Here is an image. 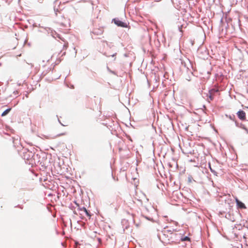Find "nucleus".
<instances>
[{"label": "nucleus", "instance_id": "1", "mask_svg": "<svg viewBox=\"0 0 248 248\" xmlns=\"http://www.w3.org/2000/svg\"><path fill=\"white\" fill-rule=\"evenodd\" d=\"M33 152L29 150L27 148H23L20 151H18L19 155L25 160L26 163L30 162V159L32 157Z\"/></svg>", "mask_w": 248, "mask_h": 248}, {"label": "nucleus", "instance_id": "2", "mask_svg": "<svg viewBox=\"0 0 248 248\" xmlns=\"http://www.w3.org/2000/svg\"><path fill=\"white\" fill-rule=\"evenodd\" d=\"M149 212L150 209L146 207H144L141 213V216L148 221L152 222H157V221L155 220L152 215H149Z\"/></svg>", "mask_w": 248, "mask_h": 248}, {"label": "nucleus", "instance_id": "3", "mask_svg": "<svg viewBox=\"0 0 248 248\" xmlns=\"http://www.w3.org/2000/svg\"><path fill=\"white\" fill-rule=\"evenodd\" d=\"M40 160V155L33 152L32 157L30 159V162H28V164L31 165V166H37L39 164Z\"/></svg>", "mask_w": 248, "mask_h": 248}, {"label": "nucleus", "instance_id": "4", "mask_svg": "<svg viewBox=\"0 0 248 248\" xmlns=\"http://www.w3.org/2000/svg\"><path fill=\"white\" fill-rule=\"evenodd\" d=\"M219 92V90L216 88H213L209 90L208 93H204L206 96L208 97V101L209 102L208 99L212 101L214 99V95Z\"/></svg>", "mask_w": 248, "mask_h": 248}, {"label": "nucleus", "instance_id": "5", "mask_svg": "<svg viewBox=\"0 0 248 248\" xmlns=\"http://www.w3.org/2000/svg\"><path fill=\"white\" fill-rule=\"evenodd\" d=\"M228 206L229 207V211L226 212V214L224 216V217L227 219L230 220L232 222H234L235 221V218L233 215L232 212V206H231V203H228Z\"/></svg>", "mask_w": 248, "mask_h": 248}, {"label": "nucleus", "instance_id": "6", "mask_svg": "<svg viewBox=\"0 0 248 248\" xmlns=\"http://www.w3.org/2000/svg\"><path fill=\"white\" fill-rule=\"evenodd\" d=\"M181 235H182V233H171V234L170 235H167V237L168 238L169 241L172 240V241L170 242H169L168 243H170V244H172L173 243H175L177 241H179V239H180V236H181Z\"/></svg>", "mask_w": 248, "mask_h": 248}, {"label": "nucleus", "instance_id": "7", "mask_svg": "<svg viewBox=\"0 0 248 248\" xmlns=\"http://www.w3.org/2000/svg\"><path fill=\"white\" fill-rule=\"evenodd\" d=\"M112 22L117 25L118 27L122 28H126L127 27V23L120 20L118 18H114L112 19Z\"/></svg>", "mask_w": 248, "mask_h": 248}, {"label": "nucleus", "instance_id": "8", "mask_svg": "<svg viewBox=\"0 0 248 248\" xmlns=\"http://www.w3.org/2000/svg\"><path fill=\"white\" fill-rule=\"evenodd\" d=\"M103 28H100L97 29H94L92 31H91L92 38L93 39H96L94 38L92 34H94V35H100L103 32Z\"/></svg>", "mask_w": 248, "mask_h": 248}, {"label": "nucleus", "instance_id": "9", "mask_svg": "<svg viewBox=\"0 0 248 248\" xmlns=\"http://www.w3.org/2000/svg\"><path fill=\"white\" fill-rule=\"evenodd\" d=\"M238 118L241 121H244L246 120V112L242 110L239 109L236 113Z\"/></svg>", "mask_w": 248, "mask_h": 248}, {"label": "nucleus", "instance_id": "10", "mask_svg": "<svg viewBox=\"0 0 248 248\" xmlns=\"http://www.w3.org/2000/svg\"><path fill=\"white\" fill-rule=\"evenodd\" d=\"M235 201L236 204V206L238 209H246L247 207L245 204L241 201L239 200V199L235 197Z\"/></svg>", "mask_w": 248, "mask_h": 248}, {"label": "nucleus", "instance_id": "11", "mask_svg": "<svg viewBox=\"0 0 248 248\" xmlns=\"http://www.w3.org/2000/svg\"><path fill=\"white\" fill-rule=\"evenodd\" d=\"M108 121H106L105 123H103L102 124L105 126H106L107 127H112L113 125H114V121L111 119L110 120L109 119H108Z\"/></svg>", "mask_w": 248, "mask_h": 248}, {"label": "nucleus", "instance_id": "12", "mask_svg": "<svg viewBox=\"0 0 248 248\" xmlns=\"http://www.w3.org/2000/svg\"><path fill=\"white\" fill-rule=\"evenodd\" d=\"M179 241H190V238L188 236H183V234L182 233L181 236L180 237Z\"/></svg>", "mask_w": 248, "mask_h": 248}, {"label": "nucleus", "instance_id": "13", "mask_svg": "<svg viewBox=\"0 0 248 248\" xmlns=\"http://www.w3.org/2000/svg\"><path fill=\"white\" fill-rule=\"evenodd\" d=\"M59 0H56L54 1V11L56 15H57V12H59V8L56 7V5L60 4Z\"/></svg>", "mask_w": 248, "mask_h": 248}, {"label": "nucleus", "instance_id": "14", "mask_svg": "<svg viewBox=\"0 0 248 248\" xmlns=\"http://www.w3.org/2000/svg\"><path fill=\"white\" fill-rule=\"evenodd\" d=\"M174 231H176V229L171 230H167L166 231L163 230L162 232H163V235L167 237V235H168L166 233H170V235L171 234V233H173Z\"/></svg>", "mask_w": 248, "mask_h": 248}, {"label": "nucleus", "instance_id": "15", "mask_svg": "<svg viewBox=\"0 0 248 248\" xmlns=\"http://www.w3.org/2000/svg\"><path fill=\"white\" fill-rule=\"evenodd\" d=\"M12 108H8L6 109H5L1 114V117H4L8 115V114L10 112V111L11 110Z\"/></svg>", "mask_w": 248, "mask_h": 248}, {"label": "nucleus", "instance_id": "16", "mask_svg": "<svg viewBox=\"0 0 248 248\" xmlns=\"http://www.w3.org/2000/svg\"><path fill=\"white\" fill-rule=\"evenodd\" d=\"M208 166L211 172H212L215 175L217 176V172L211 167V163L210 162H208Z\"/></svg>", "mask_w": 248, "mask_h": 248}, {"label": "nucleus", "instance_id": "17", "mask_svg": "<svg viewBox=\"0 0 248 248\" xmlns=\"http://www.w3.org/2000/svg\"><path fill=\"white\" fill-rule=\"evenodd\" d=\"M235 124L236 127H240L242 129L245 126L242 123H239L237 121H235Z\"/></svg>", "mask_w": 248, "mask_h": 248}, {"label": "nucleus", "instance_id": "18", "mask_svg": "<svg viewBox=\"0 0 248 248\" xmlns=\"http://www.w3.org/2000/svg\"><path fill=\"white\" fill-rule=\"evenodd\" d=\"M226 117H228L229 118V119L231 120H232L233 121H234L235 122V121H236L235 120V116L234 115L232 114V115H230L229 116H228V115H226Z\"/></svg>", "mask_w": 248, "mask_h": 248}, {"label": "nucleus", "instance_id": "19", "mask_svg": "<svg viewBox=\"0 0 248 248\" xmlns=\"http://www.w3.org/2000/svg\"><path fill=\"white\" fill-rule=\"evenodd\" d=\"M83 212L85 213L87 217H89V218H90V217H91V216H92V214L91 213V212H90V211H89V210H87V209H86L85 210H84Z\"/></svg>", "mask_w": 248, "mask_h": 248}, {"label": "nucleus", "instance_id": "20", "mask_svg": "<svg viewBox=\"0 0 248 248\" xmlns=\"http://www.w3.org/2000/svg\"><path fill=\"white\" fill-rule=\"evenodd\" d=\"M39 164L41 165V167H42V169H46V164L44 162H43L41 160H40V162L39 163Z\"/></svg>", "mask_w": 248, "mask_h": 248}, {"label": "nucleus", "instance_id": "21", "mask_svg": "<svg viewBox=\"0 0 248 248\" xmlns=\"http://www.w3.org/2000/svg\"><path fill=\"white\" fill-rule=\"evenodd\" d=\"M227 211V209H226V211H220L219 212V216H221L222 217H224L225 215L224 214L226 213V212Z\"/></svg>", "mask_w": 248, "mask_h": 248}, {"label": "nucleus", "instance_id": "22", "mask_svg": "<svg viewBox=\"0 0 248 248\" xmlns=\"http://www.w3.org/2000/svg\"><path fill=\"white\" fill-rule=\"evenodd\" d=\"M32 26H33V27H39V28H44L43 27L41 26L40 24H37V23H33Z\"/></svg>", "mask_w": 248, "mask_h": 248}, {"label": "nucleus", "instance_id": "23", "mask_svg": "<svg viewBox=\"0 0 248 248\" xmlns=\"http://www.w3.org/2000/svg\"><path fill=\"white\" fill-rule=\"evenodd\" d=\"M86 209V207H85L84 206H83V207H81L79 206V207H78V210L79 211H84V210H85Z\"/></svg>", "mask_w": 248, "mask_h": 248}, {"label": "nucleus", "instance_id": "24", "mask_svg": "<svg viewBox=\"0 0 248 248\" xmlns=\"http://www.w3.org/2000/svg\"><path fill=\"white\" fill-rule=\"evenodd\" d=\"M13 94L16 97L19 94V92L17 90H16L14 91Z\"/></svg>", "mask_w": 248, "mask_h": 248}, {"label": "nucleus", "instance_id": "25", "mask_svg": "<svg viewBox=\"0 0 248 248\" xmlns=\"http://www.w3.org/2000/svg\"><path fill=\"white\" fill-rule=\"evenodd\" d=\"M15 207H16H16H18V208H19L22 209L23 208V206L22 205H20V204H18V205L15 206Z\"/></svg>", "mask_w": 248, "mask_h": 248}, {"label": "nucleus", "instance_id": "26", "mask_svg": "<svg viewBox=\"0 0 248 248\" xmlns=\"http://www.w3.org/2000/svg\"><path fill=\"white\" fill-rule=\"evenodd\" d=\"M54 68H51V67H48L47 70H46V71H48V73L51 70H53Z\"/></svg>", "mask_w": 248, "mask_h": 248}, {"label": "nucleus", "instance_id": "27", "mask_svg": "<svg viewBox=\"0 0 248 248\" xmlns=\"http://www.w3.org/2000/svg\"><path fill=\"white\" fill-rule=\"evenodd\" d=\"M193 179L192 177L191 176H189L188 177V181L189 182H191L192 181V180Z\"/></svg>", "mask_w": 248, "mask_h": 248}, {"label": "nucleus", "instance_id": "28", "mask_svg": "<svg viewBox=\"0 0 248 248\" xmlns=\"http://www.w3.org/2000/svg\"><path fill=\"white\" fill-rule=\"evenodd\" d=\"M243 129H244V130H245V131L247 132V134H248V129L246 127V126H245Z\"/></svg>", "mask_w": 248, "mask_h": 248}, {"label": "nucleus", "instance_id": "29", "mask_svg": "<svg viewBox=\"0 0 248 248\" xmlns=\"http://www.w3.org/2000/svg\"><path fill=\"white\" fill-rule=\"evenodd\" d=\"M74 203L77 205V206H78V207L79 206H79V204L78 203V202H77L76 201H74Z\"/></svg>", "mask_w": 248, "mask_h": 248}, {"label": "nucleus", "instance_id": "30", "mask_svg": "<svg viewBox=\"0 0 248 248\" xmlns=\"http://www.w3.org/2000/svg\"><path fill=\"white\" fill-rule=\"evenodd\" d=\"M48 73V71H44L42 72V74H44V76H45Z\"/></svg>", "mask_w": 248, "mask_h": 248}, {"label": "nucleus", "instance_id": "31", "mask_svg": "<svg viewBox=\"0 0 248 248\" xmlns=\"http://www.w3.org/2000/svg\"><path fill=\"white\" fill-rule=\"evenodd\" d=\"M48 73V71H44L42 72V74H44V76H45Z\"/></svg>", "mask_w": 248, "mask_h": 248}, {"label": "nucleus", "instance_id": "32", "mask_svg": "<svg viewBox=\"0 0 248 248\" xmlns=\"http://www.w3.org/2000/svg\"><path fill=\"white\" fill-rule=\"evenodd\" d=\"M178 30L180 32H182V26H180L179 25H178Z\"/></svg>", "mask_w": 248, "mask_h": 248}, {"label": "nucleus", "instance_id": "33", "mask_svg": "<svg viewBox=\"0 0 248 248\" xmlns=\"http://www.w3.org/2000/svg\"><path fill=\"white\" fill-rule=\"evenodd\" d=\"M171 221L174 222V224L176 225V226H178V223L176 221H173V220H171Z\"/></svg>", "mask_w": 248, "mask_h": 248}, {"label": "nucleus", "instance_id": "34", "mask_svg": "<svg viewBox=\"0 0 248 248\" xmlns=\"http://www.w3.org/2000/svg\"><path fill=\"white\" fill-rule=\"evenodd\" d=\"M126 222H127V220H126L125 219H124V220H122V225H124V223H126Z\"/></svg>", "mask_w": 248, "mask_h": 248}, {"label": "nucleus", "instance_id": "35", "mask_svg": "<svg viewBox=\"0 0 248 248\" xmlns=\"http://www.w3.org/2000/svg\"><path fill=\"white\" fill-rule=\"evenodd\" d=\"M58 121L59 122V123L62 125V126H65L64 124H63L61 121L60 120V119L59 118H58Z\"/></svg>", "mask_w": 248, "mask_h": 248}, {"label": "nucleus", "instance_id": "36", "mask_svg": "<svg viewBox=\"0 0 248 248\" xmlns=\"http://www.w3.org/2000/svg\"><path fill=\"white\" fill-rule=\"evenodd\" d=\"M151 210L154 211V212L155 213V212H156L155 210V209L153 207H151Z\"/></svg>", "mask_w": 248, "mask_h": 248}, {"label": "nucleus", "instance_id": "37", "mask_svg": "<svg viewBox=\"0 0 248 248\" xmlns=\"http://www.w3.org/2000/svg\"><path fill=\"white\" fill-rule=\"evenodd\" d=\"M188 61H189V63H190V66L191 67V68H192V69H193V65L192 64V63H191V62H190L189 60H188Z\"/></svg>", "mask_w": 248, "mask_h": 248}, {"label": "nucleus", "instance_id": "38", "mask_svg": "<svg viewBox=\"0 0 248 248\" xmlns=\"http://www.w3.org/2000/svg\"><path fill=\"white\" fill-rule=\"evenodd\" d=\"M243 238L245 239H246L247 238V235L246 233L244 234V236H243Z\"/></svg>", "mask_w": 248, "mask_h": 248}, {"label": "nucleus", "instance_id": "39", "mask_svg": "<svg viewBox=\"0 0 248 248\" xmlns=\"http://www.w3.org/2000/svg\"><path fill=\"white\" fill-rule=\"evenodd\" d=\"M123 228H124V230L125 229H127L128 228V226H125V227L123 226Z\"/></svg>", "mask_w": 248, "mask_h": 248}, {"label": "nucleus", "instance_id": "40", "mask_svg": "<svg viewBox=\"0 0 248 248\" xmlns=\"http://www.w3.org/2000/svg\"><path fill=\"white\" fill-rule=\"evenodd\" d=\"M116 54H117V53H114V54H113L111 55V57H114V56H116Z\"/></svg>", "mask_w": 248, "mask_h": 248}, {"label": "nucleus", "instance_id": "41", "mask_svg": "<svg viewBox=\"0 0 248 248\" xmlns=\"http://www.w3.org/2000/svg\"><path fill=\"white\" fill-rule=\"evenodd\" d=\"M43 0H38V2L40 3H42L43 2Z\"/></svg>", "mask_w": 248, "mask_h": 248}, {"label": "nucleus", "instance_id": "42", "mask_svg": "<svg viewBox=\"0 0 248 248\" xmlns=\"http://www.w3.org/2000/svg\"><path fill=\"white\" fill-rule=\"evenodd\" d=\"M109 71H110V73H112V74H115V72L112 71H111V70H109Z\"/></svg>", "mask_w": 248, "mask_h": 248}, {"label": "nucleus", "instance_id": "43", "mask_svg": "<svg viewBox=\"0 0 248 248\" xmlns=\"http://www.w3.org/2000/svg\"><path fill=\"white\" fill-rule=\"evenodd\" d=\"M44 29L47 31V30H50L49 28H44Z\"/></svg>", "mask_w": 248, "mask_h": 248}, {"label": "nucleus", "instance_id": "44", "mask_svg": "<svg viewBox=\"0 0 248 248\" xmlns=\"http://www.w3.org/2000/svg\"><path fill=\"white\" fill-rule=\"evenodd\" d=\"M74 49L75 50V55H76L77 50H76L75 47L74 48Z\"/></svg>", "mask_w": 248, "mask_h": 248}, {"label": "nucleus", "instance_id": "45", "mask_svg": "<svg viewBox=\"0 0 248 248\" xmlns=\"http://www.w3.org/2000/svg\"><path fill=\"white\" fill-rule=\"evenodd\" d=\"M67 46H66V45L65 44H64L63 45V47H67Z\"/></svg>", "mask_w": 248, "mask_h": 248}, {"label": "nucleus", "instance_id": "46", "mask_svg": "<svg viewBox=\"0 0 248 248\" xmlns=\"http://www.w3.org/2000/svg\"><path fill=\"white\" fill-rule=\"evenodd\" d=\"M167 228H168V226H165V227L164 228V230H165V229H166Z\"/></svg>", "mask_w": 248, "mask_h": 248}, {"label": "nucleus", "instance_id": "47", "mask_svg": "<svg viewBox=\"0 0 248 248\" xmlns=\"http://www.w3.org/2000/svg\"><path fill=\"white\" fill-rule=\"evenodd\" d=\"M223 22V19L222 18L220 19V22Z\"/></svg>", "mask_w": 248, "mask_h": 248}, {"label": "nucleus", "instance_id": "48", "mask_svg": "<svg viewBox=\"0 0 248 248\" xmlns=\"http://www.w3.org/2000/svg\"><path fill=\"white\" fill-rule=\"evenodd\" d=\"M41 76L42 77H45V76H44V74H42V73L41 74Z\"/></svg>", "mask_w": 248, "mask_h": 248}, {"label": "nucleus", "instance_id": "49", "mask_svg": "<svg viewBox=\"0 0 248 248\" xmlns=\"http://www.w3.org/2000/svg\"><path fill=\"white\" fill-rule=\"evenodd\" d=\"M20 85H21V83H18V86H20Z\"/></svg>", "mask_w": 248, "mask_h": 248}, {"label": "nucleus", "instance_id": "50", "mask_svg": "<svg viewBox=\"0 0 248 248\" xmlns=\"http://www.w3.org/2000/svg\"><path fill=\"white\" fill-rule=\"evenodd\" d=\"M203 108H205V105H203Z\"/></svg>", "mask_w": 248, "mask_h": 248}, {"label": "nucleus", "instance_id": "51", "mask_svg": "<svg viewBox=\"0 0 248 248\" xmlns=\"http://www.w3.org/2000/svg\"><path fill=\"white\" fill-rule=\"evenodd\" d=\"M74 213L75 214H77L75 211H74Z\"/></svg>", "mask_w": 248, "mask_h": 248}, {"label": "nucleus", "instance_id": "52", "mask_svg": "<svg viewBox=\"0 0 248 248\" xmlns=\"http://www.w3.org/2000/svg\"><path fill=\"white\" fill-rule=\"evenodd\" d=\"M64 134H61L60 135H63Z\"/></svg>", "mask_w": 248, "mask_h": 248}, {"label": "nucleus", "instance_id": "53", "mask_svg": "<svg viewBox=\"0 0 248 248\" xmlns=\"http://www.w3.org/2000/svg\"><path fill=\"white\" fill-rule=\"evenodd\" d=\"M247 108H248V107H247Z\"/></svg>", "mask_w": 248, "mask_h": 248}]
</instances>
